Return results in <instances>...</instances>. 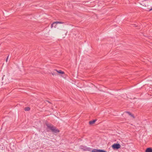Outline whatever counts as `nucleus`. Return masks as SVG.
<instances>
[{
	"mask_svg": "<svg viewBox=\"0 0 152 152\" xmlns=\"http://www.w3.org/2000/svg\"><path fill=\"white\" fill-rule=\"evenodd\" d=\"M152 10V8L149 9V11H151Z\"/></svg>",
	"mask_w": 152,
	"mask_h": 152,
	"instance_id": "nucleus-17",
	"label": "nucleus"
},
{
	"mask_svg": "<svg viewBox=\"0 0 152 152\" xmlns=\"http://www.w3.org/2000/svg\"><path fill=\"white\" fill-rule=\"evenodd\" d=\"M54 23H55L56 24H63L64 23V22L62 21H56L54 22Z\"/></svg>",
	"mask_w": 152,
	"mask_h": 152,
	"instance_id": "nucleus-8",
	"label": "nucleus"
},
{
	"mask_svg": "<svg viewBox=\"0 0 152 152\" xmlns=\"http://www.w3.org/2000/svg\"><path fill=\"white\" fill-rule=\"evenodd\" d=\"M145 152H152V148H147L145 151Z\"/></svg>",
	"mask_w": 152,
	"mask_h": 152,
	"instance_id": "nucleus-5",
	"label": "nucleus"
},
{
	"mask_svg": "<svg viewBox=\"0 0 152 152\" xmlns=\"http://www.w3.org/2000/svg\"><path fill=\"white\" fill-rule=\"evenodd\" d=\"M47 128L46 129L47 132L51 131L54 133H57L59 132V130L55 127L50 125V124H46Z\"/></svg>",
	"mask_w": 152,
	"mask_h": 152,
	"instance_id": "nucleus-1",
	"label": "nucleus"
},
{
	"mask_svg": "<svg viewBox=\"0 0 152 152\" xmlns=\"http://www.w3.org/2000/svg\"><path fill=\"white\" fill-rule=\"evenodd\" d=\"M143 4L146 7L151 6L152 7V0H147L143 2Z\"/></svg>",
	"mask_w": 152,
	"mask_h": 152,
	"instance_id": "nucleus-2",
	"label": "nucleus"
},
{
	"mask_svg": "<svg viewBox=\"0 0 152 152\" xmlns=\"http://www.w3.org/2000/svg\"><path fill=\"white\" fill-rule=\"evenodd\" d=\"M30 110V108L29 107H26L25 109V111H28Z\"/></svg>",
	"mask_w": 152,
	"mask_h": 152,
	"instance_id": "nucleus-12",
	"label": "nucleus"
},
{
	"mask_svg": "<svg viewBox=\"0 0 152 152\" xmlns=\"http://www.w3.org/2000/svg\"><path fill=\"white\" fill-rule=\"evenodd\" d=\"M134 26L137 27V25H136L134 24Z\"/></svg>",
	"mask_w": 152,
	"mask_h": 152,
	"instance_id": "nucleus-18",
	"label": "nucleus"
},
{
	"mask_svg": "<svg viewBox=\"0 0 152 152\" xmlns=\"http://www.w3.org/2000/svg\"><path fill=\"white\" fill-rule=\"evenodd\" d=\"M98 152H107L106 151H105L104 150H99V149Z\"/></svg>",
	"mask_w": 152,
	"mask_h": 152,
	"instance_id": "nucleus-13",
	"label": "nucleus"
},
{
	"mask_svg": "<svg viewBox=\"0 0 152 152\" xmlns=\"http://www.w3.org/2000/svg\"><path fill=\"white\" fill-rule=\"evenodd\" d=\"M80 148L85 151H90L91 150V149L90 148L87 147L86 146L83 145H81L80 146Z\"/></svg>",
	"mask_w": 152,
	"mask_h": 152,
	"instance_id": "nucleus-3",
	"label": "nucleus"
},
{
	"mask_svg": "<svg viewBox=\"0 0 152 152\" xmlns=\"http://www.w3.org/2000/svg\"><path fill=\"white\" fill-rule=\"evenodd\" d=\"M4 123H5V122H4L3 123V124H4Z\"/></svg>",
	"mask_w": 152,
	"mask_h": 152,
	"instance_id": "nucleus-20",
	"label": "nucleus"
},
{
	"mask_svg": "<svg viewBox=\"0 0 152 152\" xmlns=\"http://www.w3.org/2000/svg\"><path fill=\"white\" fill-rule=\"evenodd\" d=\"M125 113H126L128 114L129 115H130L132 117H134V116L133 115H132L131 113L130 112L128 111H125Z\"/></svg>",
	"mask_w": 152,
	"mask_h": 152,
	"instance_id": "nucleus-9",
	"label": "nucleus"
},
{
	"mask_svg": "<svg viewBox=\"0 0 152 152\" xmlns=\"http://www.w3.org/2000/svg\"><path fill=\"white\" fill-rule=\"evenodd\" d=\"M121 145L119 144H114L112 145V147L114 149H118L121 148Z\"/></svg>",
	"mask_w": 152,
	"mask_h": 152,
	"instance_id": "nucleus-4",
	"label": "nucleus"
},
{
	"mask_svg": "<svg viewBox=\"0 0 152 152\" xmlns=\"http://www.w3.org/2000/svg\"><path fill=\"white\" fill-rule=\"evenodd\" d=\"M7 117H4L3 119H4L3 120V121H4V120H5L7 118Z\"/></svg>",
	"mask_w": 152,
	"mask_h": 152,
	"instance_id": "nucleus-14",
	"label": "nucleus"
},
{
	"mask_svg": "<svg viewBox=\"0 0 152 152\" xmlns=\"http://www.w3.org/2000/svg\"><path fill=\"white\" fill-rule=\"evenodd\" d=\"M99 149H93L91 151L92 152H98Z\"/></svg>",
	"mask_w": 152,
	"mask_h": 152,
	"instance_id": "nucleus-11",
	"label": "nucleus"
},
{
	"mask_svg": "<svg viewBox=\"0 0 152 152\" xmlns=\"http://www.w3.org/2000/svg\"><path fill=\"white\" fill-rule=\"evenodd\" d=\"M55 70L57 72H58V73L59 74H63L64 73V72L63 71H62L61 70L58 71L57 69H55Z\"/></svg>",
	"mask_w": 152,
	"mask_h": 152,
	"instance_id": "nucleus-6",
	"label": "nucleus"
},
{
	"mask_svg": "<svg viewBox=\"0 0 152 152\" xmlns=\"http://www.w3.org/2000/svg\"><path fill=\"white\" fill-rule=\"evenodd\" d=\"M47 101V102H48V103H50L49 101Z\"/></svg>",
	"mask_w": 152,
	"mask_h": 152,
	"instance_id": "nucleus-19",
	"label": "nucleus"
},
{
	"mask_svg": "<svg viewBox=\"0 0 152 152\" xmlns=\"http://www.w3.org/2000/svg\"><path fill=\"white\" fill-rule=\"evenodd\" d=\"M8 56L7 57V58H6V62H7V60L8 59Z\"/></svg>",
	"mask_w": 152,
	"mask_h": 152,
	"instance_id": "nucleus-15",
	"label": "nucleus"
},
{
	"mask_svg": "<svg viewBox=\"0 0 152 152\" xmlns=\"http://www.w3.org/2000/svg\"><path fill=\"white\" fill-rule=\"evenodd\" d=\"M52 74L53 75H56V74H55V73H52Z\"/></svg>",
	"mask_w": 152,
	"mask_h": 152,
	"instance_id": "nucleus-16",
	"label": "nucleus"
},
{
	"mask_svg": "<svg viewBox=\"0 0 152 152\" xmlns=\"http://www.w3.org/2000/svg\"><path fill=\"white\" fill-rule=\"evenodd\" d=\"M96 121L97 119H96L93 120L91 121H90L88 122V124H94Z\"/></svg>",
	"mask_w": 152,
	"mask_h": 152,
	"instance_id": "nucleus-7",
	"label": "nucleus"
},
{
	"mask_svg": "<svg viewBox=\"0 0 152 152\" xmlns=\"http://www.w3.org/2000/svg\"><path fill=\"white\" fill-rule=\"evenodd\" d=\"M54 27L55 28L56 27V25L55 23H54V22L52 23L51 25V28H52L53 27Z\"/></svg>",
	"mask_w": 152,
	"mask_h": 152,
	"instance_id": "nucleus-10",
	"label": "nucleus"
}]
</instances>
